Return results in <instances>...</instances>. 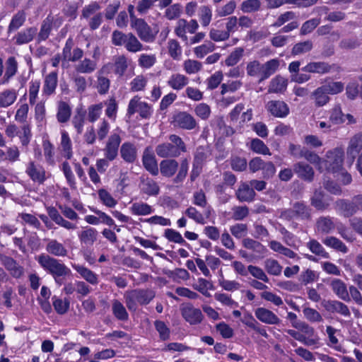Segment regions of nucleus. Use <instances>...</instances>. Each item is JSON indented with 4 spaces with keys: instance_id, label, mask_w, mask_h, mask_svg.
I'll return each mask as SVG.
<instances>
[{
    "instance_id": "f257e3e1",
    "label": "nucleus",
    "mask_w": 362,
    "mask_h": 362,
    "mask_svg": "<svg viewBox=\"0 0 362 362\" xmlns=\"http://www.w3.org/2000/svg\"><path fill=\"white\" fill-rule=\"evenodd\" d=\"M36 260L40 267L53 277L58 286H62L64 280L71 274V269L62 260L47 254L38 255Z\"/></svg>"
},
{
    "instance_id": "f03ea898",
    "label": "nucleus",
    "mask_w": 362,
    "mask_h": 362,
    "mask_svg": "<svg viewBox=\"0 0 362 362\" xmlns=\"http://www.w3.org/2000/svg\"><path fill=\"white\" fill-rule=\"evenodd\" d=\"M279 59H272L264 64L255 59L247 63L246 73L248 76L257 78L258 82L261 83L273 75L279 69Z\"/></svg>"
},
{
    "instance_id": "7ed1b4c3",
    "label": "nucleus",
    "mask_w": 362,
    "mask_h": 362,
    "mask_svg": "<svg viewBox=\"0 0 362 362\" xmlns=\"http://www.w3.org/2000/svg\"><path fill=\"white\" fill-rule=\"evenodd\" d=\"M170 143H162L156 147V153L160 158H175L181 153L187 151L185 144L182 138L175 134L169 136Z\"/></svg>"
},
{
    "instance_id": "20e7f679",
    "label": "nucleus",
    "mask_w": 362,
    "mask_h": 362,
    "mask_svg": "<svg viewBox=\"0 0 362 362\" xmlns=\"http://www.w3.org/2000/svg\"><path fill=\"white\" fill-rule=\"evenodd\" d=\"M344 152L341 148H335L327 152L323 160L324 170L336 173L342 170Z\"/></svg>"
},
{
    "instance_id": "39448f33",
    "label": "nucleus",
    "mask_w": 362,
    "mask_h": 362,
    "mask_svg": "<svg viewBox=\"0 0 362 362\" xmlns=\"http://www.w3.org/2000/svg\"><path fill=\"white\" fill-rule=\"evenodd\" d=\"M135 113H139L142 118L148 119L153 114L152 106L142 101L141 97L136 95L129 100L127 109V115L129 117Z\"/></svg>"
},
{
    "instance_id": "423d86ee",
    "label": "nucleus",
    "mask_w": 362,
    "mask_h": 362,
    "mask_svg": "<svg viewBox=\"0 0 362 362\" xmlns=\"http://www.w3.org/2000/svg\"><path fill=\"white\" fill-rule=\"evenodd\" d=\"M199 28V23L196 19H191L187 21L186 19L180 18L175 28V33L182 41L187 42L188 37L187 33L194 34Z\"/></svg>"
},
{
    "instance_id": "0eeeda50",
    "label": "nucleus",
    "mask_w": 362,
    "mask_h": 362,
    "mask_svg": "<svg viewBox=\"0 0 362 362\" xmlns=\"http://www.w3.org/2000/svg\"><path fill=\"white\" fill-rule=\"evenodd\" d=\"M293 327L303 334L305 337L303 344L308 346H317L319 344L320 338L315 332V329L305 322H295Z\"/></svg>"
},
{
    "instance_id": "6e6552de",
    "label": "nucleus",
    "mask_w": 362,
    "mask_h": 362,
    "mask_svg": "<svg viewBox=\"0 0 362 362\" xmlns=\"http://www.w3.org/2000/svg\"><path fill=\"white\" fill-rule=\"evenodd\" d=\"M131 26L136 31L138 36L142 41L145 42H152L154 41L156 35L144 19L135 20V22L132 23Z\"/></svg>"
},
{
    "instance_id": "1a4fd4ad",
    "label": "nucleus",
    "mask_w": 362,
    "mask_h": 362,
    "mask_svg": "<svg viewBox=\"0 0 362 362\" xmlns=\"http://www.w3.org/2000/svg\"><path fill=\"white\" fill-rule=\"evenodd\" d=\"M121 141L120 136L115 132L108 137L103 149L104 156L107 160L112 161L117 157Z\"/></svg>"
},
{
    "instance_id": "9d476101",
    "label": "nucleus",
    "mask_w": 362,
    "mask_h": 362,
    "mask_svg": "<svg viewBox=\"0 0 362 362\" xmlns=\"http://www.w3.org/2000/svg\"><path fill=\"white\" fill-rule=\"evenodd\" d=\"M25 173L31 180L38 184L44 183L47 179L45 168L33 160L26 164Z\"/></svg>"
},
{
    "instance_id": "9b49d317",
    "label": "nucleus",
    "mask_w": 362,
    "mask_h": 362,
    "mask_svg": "<svg viewBox=\"0 0 362 362\" xmlns=\"http://www.w3.org/2000/svg\"><path fill=\"white\" fill-rule=\"evenodd\" d=\"M214 214V211L211 206H206V209H204L203 213L198 211L194 206L188 207L185 211V214L187 216L201 225L205 224L206 220L209 219Z\"/></svg>"
},
{
    "instance_id": "f8f14e48",
    "label": "nucleus",
    "mask_w": 362,
    "mask_h": 362,
    "mask_svg": "<svg viewBox=\"0 0 362 362\" xmlns=\"http://www.w3.org/2000/svg\"><path fill=\"white\" fill-rule=\"evenodd\" d=\"M183 318L190 325H198L202 322L204 315L200 309L191 304L183 305L181 308Z\"/></svg>"
},
{
    "instance_id": "ddd939ff",
    "label": "nucleus",
    "mask_w": 362,
    "mask_h": 362,
    "mask_svg": "<svg viewBox=\"0 0 362 362\" xmlns=\"http://www.w3.org/2000/svg\"><path fill=\"white\" fill-rule=\"evenodd\" d=\"M175 127L187 129H194L197 126V122L192 115L187 112H180L173 117V121Z\"/></svg>"
},
{
    "instance_id": "4468645a",
    "label": "nucleus",
    "mask_w": 362,
    "mask_h": 362,
    "mask_svg": "<svg viewBox=\"0 0 362 362\" xmlns=\"http://www.w3.org/2000/svg\"><path fill=\"white\" fill-rule=\"evenodd\" d=\"M110 67V64H105L96 74L95 88L100 95H105L109 91L110 81L105 74L109 72Z\"/></svg>"
},
{
    "instance_id": "2eb2a0df",
    "label": "nucleus",
    "mask_w": 362,
    "mask_h": 362,
    "mask_svg": "<svg viewBox=\"0 0 362 362\" xmlns=\"http://www.w3.org/2000/svg\"><path fill=\"white\" fill-rule=\"evenodd\" d=\"M362 150V132H358L350 138L346 148V154L351 165L359 152Z\"/></svg>"
},
{
    "instance_id": "dca6fc26",
    "label": "nucleus",
    "mask_w": 362,
    "mask_h": 362,
    "mask_svg": "<svg viewBox=\"0 0 362 362\" xmlns=\"http://www.w3.org/2000/svg\"><path fill=\"white\" fill-rule=\"evenodd\" d=\"M142 163L145 169L153 175H157L159 170L158 163L151 147H146L143 153Z\"/></svg>"
},
{
    "instance_id": "f3484780",
    "label": "nucleus",
    "mask_w": 362,
    "mask_h": 362,
    "mask_svg": "<svg viewBox=\"0 0 362 362\" xmlns=\"http://www.w3.org/2000/svg\"><path fill=\"white\" fill-rule=\"evenodd\" d=\"M255 316L266 325H276L281 322L280 318L273 311L263 307L255 310Z\"/></svg>"
},
{
    "instance_id": "a211bd4d",
    "label": "nucleus",
    "mask_w": 362,
    "mask_h": 362,
    "mask_svg": "<svg viewBox=\"0 0 362 362\" xmlns=\"http://www.w3.org/2000/svg\"><path fill=\"white\" fill-rule=\"evenodd\" d=\"M0 262L13 278L19 279L24 274V268L13 258L1 255L0 256Z\"/></svg>"
},
{
    "instance_id": "6ab92c4d",
    "label": "nucleus",
    "mask_w": 362,
    "mask_h": 362,
    "mask_svg": "<svg viewBox=\"0 0 362 362\" xmlns=\"http://www.w3.org/2000/svg\"><path fill=\"white\" fill-rule=\"evenodd\" d=\"M73 47L74 41L71 38L69 37L66 41L65 45L62 51V56L64 60L69 62H76L83 57V50L78 47H76L74 49L73 52H71Z\"/></svg>"
},
{
    "instance_id": "aec40b11",
    "label": "nucleus",
    "mask_w": 362,
    "mask_h": 362,
    "mask_svg": "<svg viewBox=\"0 0 362 362\" xmlns=\"http://www.w3.org/2000/svg\"><path fill=\"white\" fill-rule=\"evenodd\" d=\"M267 110L277 117H285L289 113L288 105L283 101L271 100L267 104Z\"/></svg>"
},
{
    "instance_id": "412c9836",
    "label": "nucleus",
    "mask_w": 362,
    "mask_h": 362,
    "mask_svg": "<svg viewBox=\"0 0 362 362\" xmlns=\"http://www.w3.org/2000/svg\"><path fill=\"white\" fill-rule=\"evenodd\" d=\"M189 79L187 76L174 73L169 76L166 83L173 90L179 91L182 90L189 83Z\"/></svg>"
},
{
    "instance_id": "4be33fe9",
    "label": "nucleus",
    "mask_w": 362,
    "mask_h": 362,
    "mask_svg": "<svg viewBox=\"0 0 362 362\" xmlns=\"http://www.w3.org/2000/svg\"><path fill=\"white\" fill-rule=\"evenodd\" d=\"M59 149L62 156L66 160H70L73 157L72 142L68 132L65 130L61 131V141Z\"/></svg>"
},
{
    "instance_id": "5701e85b",
    "label": "nucleus",
    "mask_w": 362,
    "mask_h": 362,
    "mask_svg": "<svg viewBox=\"0 0 362 362\" xmlns=\"http://www.w3.org/2000/svg\"><path fill=\"white\" fill-rule=\"evenodd\" d=\"M330 288L334 294L344 301H350L348 289L346 284L339 279H334L330 282Z\"/></svg>"
},
{
    "instance_id": "b1692460",
    "label": "nucleus",
    "mask_w": 362,
    "mask_h": 362,
    "mask_svg": "<svg viewBox=\"0 0 362 362\" xmlns=\"http://www.w3.org/2000/svg\"><path fill=\"white\" fill-rule=\"evenodd\" d=\"M120 155L125 162L132 163L137 158V148L134 144L124 142L121 146Z\"/></svg>"
},
{
    "instance_id": "393cba45",
    "label": "nucleus",
    "mask_w": 362,
    "mask_h": 362,
    "mask_svg": "<svg viewBox=\"0 0 362 362\" xmlns=\"http://www.w3.org/2000/svg\"><path fill=\"white\" fill-rule=\"evenodd\" d=\"M45 250L54 257H66L68 254L66 247L56 239L48 240Z\"/></svg>"
},
{
    "instance_id": "a878e982",
    "label": "nucleus",
    "mask_w": 362,
    "mask_h": 362,
    "mask_svg": "<svg viewBox=\"0 0 362 362\" xmlns=\"http://www.w3.org/2000/svg\"><path fill=\"white\" fill-rule=\"evenodd\" d=\"M98 236V230L91 227H86L78 234L81 243L86 246L93 245L97 240Z\"/></svg>"
},
{
    "instance_id": "bb28decb",
    "label": "nucleus",
    "mask_w": 362,
    "mask_h": 362,
    "mask_svg": "<svg viewBox=\"0 0 362 362\" xmlns=\"http://www.w3.org/2000/svg\"><path fill=\"white\" fill-rule=\"evenodd\" d=\"M326 310L332 313H338L344 317H349L351 316L350 310L348 306L339 300H328L325 305Z\"/></svg>"
},
{
    "instance_id": "cd10ccee",
    "label": "nucleus",
    "mask_w": 362,
    "mask_h": 362,
    "mask_svg": "<svg viewBox=\"0 0 362 362\" xmlns=\"http://www.w3.org/2000/svg\"><path fill=\"white\" fill-rule=\"evenodd\" d=\"M255 194L253 188L247 182H242L236 191V197L240 202H252Z\"/></svg>"
},
{
    "instance_id": "c85d7f7f",
    "label": "nucleus",
    "mask_w": 362,
    "mask_h": 362,
    "mask_svg": "<svg viewBox=\"0 0 362 362\" xmlns=\"http://www.w3.org/2000/svg\"><path fill=\"white\" fill-rule=\"evenodd\" d=\"M331 66L325 62H311L302 68V71L318 74L329 73Z\"/></svg>"
},
{
    "instance_id": "c756f323",
    "label": "nucleus",
    "mask_w": 362,
    "mask_h": 362,
    "mask_svg": "<svg viewBox=\"0 0 362 362\" xmlns=\"http://www.w3.org/2000/svg\"><path fill=\"white\" fill-rule=\"evenodd\" d=\"M293 170L301 179L311 182L314 177V170L309 165L299 162L293 165Z\"/></svg>"
},
{
    "instance_id": "7c9ffc66",
    "label": "nucleus",
    "mask_w": 362,
    "mask_h": 362,
    "mask_svg": "<svg viewBox=\"0 0 362 362\" xmlns=\"http://www.w3.org/2000/svg\"><path fill=\"white\" fill-rule=\"evenodd\" d=\"M335 209L345 217L351 216L357 212L353 200L349 202L345 199H339L335 202Z\"/></svg>"
},
{
    "instance_id": "2f4dec72",
    "label": "nucleus",
    "mask_w": 362,
    "mask_h": 362,
    "mask_svg": "<svg viewBox=\"0 0 362 362\" xmlns=\"http://www.w3.org/2000/svg\"><path fill=\"white\" fill-rule=\"evenodd\" d=\"M72 267L89 284L92 285L98 284V276L88 268L76 264H72Z\"/></svg>"
},
{
    "instance_id": "473e14b6",
    "label": "nucleus",
    "mask_w": 362,
    "mask_h": 362,
    "mask_svg": "<svg viewBox=\"0 0 362 362\" xmlns=\"http://www.w3.org/2000/svg\"><path fill=\"white\" fill-rule=\"evenodd\" d=\"M37 34V28L30 27L18 32L13 37L15 44L18 45L31 42Z\"/></svg>"
},
{
    "instance_id": "72a5a7b5",
    "label": "nucleus",
    "mask_w": 362,
    "mask_h": 362,
    "mask_svg": "<svg viewBox=\"0 0 362 362\" xmlns=\"http://www.w3.org/2000/svg\"><path fill=\"white\" fill-rule=\"evenodd\" d=\"M335 228L333 218L330 216H321L316 222V230L323 234L330 233Z\"/></svg>"
},
{
    "instance_id": "f704fd0d",
    "label": "nucleus",
    "mask_w": 362,
    "mask_h": 362,
    "mask_svg": "<svg viewBox=\"0 0 362 362\" xmlns=\"http://www.w3.org/2000/svg\"><path fill=\"white\" fill-rule=\"evenodd\" d=\"M287 86V79L280 75H278L271 80L268 87V92L281 93L286 90Z\"/></svg>"
},
{
    "instance_id": "c9c22d12",
    "label": "nucleus",
    "mask_w": 362,
    "mask_h": 362,
    "mask_svg": "<svg viewBox=\"0 0 362 362\" xmlns=\"http://www.w3.org/2000/svg\"><path fill=\"white\" fill-rule=\"evenodd\" d=\"M178 168V163L174 159L163 160L160 163V173L167 177H173Z\"/></svg>"
},
{
    "instance_id": "e433bc0d",
    "label": "nucleus",
    "mask_w": 362,
    "mask_h": 362,
    "mask_svg": "<svg viewBox=\"0 0 362 362\" xmlns=\"http://www.w3.org/2000/svg\"><path fill=\"white\" fill-rule=\"evenodd\" d=\"M269 245L273 251L279 252V254H281L288 258L297 260L300 259L297 253H296L291 249L286 247L281 243L276 240L270 241Z\"/></svg>"
},
{
    "instance_id": "4c0bfd02",
    "label": "nucleus",
    "mask_w": 362,
    "mask_h": 362,
    "mask_svg": "<svg viewBox=\"0 0 362 362\" xmlns=\"http://www.w3.org/2000/svg\"><path fill=\"white\" fill-rule=\"evenodd\" d=\"M141 189L144 193L149 196H156L158 194L160 191L157 182L149 177L142 178L141 181Z\"/></svg>"
},
{
    "instance_id": "58836bf2",
    "label": "nucleus",
    "mask_w": 362,
    "mask_h": 362,
    "mask_svg": "<svg viewBox=\"0 0 362 362\" xmlns=\"http://www.w3.org/2000/svg\"><path fill=\"white\" fill-rule=\"evenodd\" d=\"M243 246L255 253L256 257L263 256L267 252V248L259 242L251 238H245L243 241Z\"/></svg>"
},
{
    "instance_id": "ea45409f",
    "label": "nucleus",
    "mask_w": 362,
    "mask_h": 362,
    "mask_svg": "<svg viewBox=\"0 0 362 362\" xmlns=\"http://www.w3.org/2000/svg\"><path fill=\"white\" fill-rule=\"evenodd\" d=\"M129 210L132 214L136 216H147L152 214L154 211L151 206L142 202L133 203Z\"/></svg>"
},
{
    "instance_id": "a19ab883",
    "label": "nucleus",
    "mask_w": 362,
    "mask_h": 362,
    "mask_svg": "<svg viewBox=\"0 0 362 362\" xmlns=\"http://www.w3.org/2000/svg\"><path fill=\"white\" fill-rule=\"evenodd\" d=\"M137 303L140 305L148 304L155 297V291L151 289H135L133 290Z\"/></svg>"
},
{
    "instance_id": "79ce46f5",
    "label": "nucleus",
    "mask_w": 362,
    "mask_h": 362,
    "mask_svg": "<svg viewBox=\"0 0 362 362\" xmlns=\"http://www.w3.org/2000/svg\"><path fill=\"white\" fill-rule=\"evenodd\" d=\"M57 86V73L52 71L49 73L45 78V83L43 86V93L47 95H52L54 91Z\"/></svg>"
},
{
    "instance_id": "37998d69",
    "label": "nucleus",
    "mask_w": 362,
    "mask_h": 362,
    "mask_svg": "<svg viewBox=\"0 0 362 362\" xmlns=\"http://www.w3.org/2000/svg\"><path fill=\"white\" fill-rule=\"evenodd\" d=\"M17 91L14 89H6L0 92V107H7L16 100Z\"/></svg>"
},
{
    "instance_id": "c03bdc74",
    "label": "nucleus",
    "mask_w": 362,
    "mask_h": 362,
    "mask_svg": "<svg viewBox=\"0 0 362 362\" xmlns=\"http://www.w3.org/2000/svg\"><path fill=\"white\" fill-rule=\"evenodd\" d=\"M71 115V108L69 105L64 101H62L58 105L57 112V119L59 123H65L70 119Z\"/></svg>"
},
{
    "instance_id": "a18cd8bd",
    "label": "nucleus",
    "mask_w": 362,
    "mask_h": 362,
    "mask_svg": "<svg viewBox=\"0 0 362 362\" xmlns=\"http://www.w3.org/2000/svg\"><path fill=\"white\" fill-rule=\"evenodd\" d=\"M112 311L114 316L119 320L127 321L129 318L125 307L117 299L113 300L112 302Z\"/></svg>"
},
{
    "instance_id": "49530a36",
    "label": "nucleus",
    "mask_w": 362,
    "mask_h": 362,
    "mask_svg": "<svg viewBox=\"0 0 362 362\" xmlns=\"http://www.w3.org/2000/svg\"><path fill=\"white\" fill-rule=\"evenodd\" d=\"M97 68V62L88 58H85L81 61L75 67L77 72L81 74L93 73Z\"/></svg>"
},
{
    "instance_id": "de8ad7c7",
    "label": "nucleus",
    "mask_w": 362,
    "mask_h": 362,
    "mask_svg": "<svg viewBox=\"0 0 362 362\" xmlns=\"http://www.w3.org/2000/svg\"><path fill=\"white\" fill-rule=\"evenodd\" d=\"M310 203L316 209L323 211L328 208L329 204L324 201V193L321 189L315 191L310 199Z\"/></svg>"
},
{
    "instance_id": "09e8293b",
    "label": "nucleus",
    "mask_w": 362,
    "mask_h": 362,
    "mask_svg": "<svg viewBox=\"0 0 362 362\" xmlns=\"http://www.w3.org/2000/svg\"><path fill=\"white\" fill-rule=\"evenodd\" d=\"M245 53L243 47H235L233 52L225 59V64L227 66H233L236 65L240 59L243 58Z\"/></svg>"
},
{
    "instance_id": "8fccbe9b",
    "label": "nucleus",
    "mask_w": 362,
    "mask_h": 362,
    "mask_svg": "<svg viewBox=\"0 0 362 362\" xmlns=\"http://www.w3.org/2000/svg\"><path fill=\"white\" fill-rule=\"evenodd\" d=\"M322 243L327 247L334 249L343 253L348 252L347 247L338 238L334 236H328L325 238Z\"/></svg>"
},
{
    "instance_id": "3c124183",
    "label": "nucleus",
    "mask_w": 362,
    "mask_h": 362,
    "mask_svg": "<svg viewBox=\"0 0 362 362\" xmlns=\"http://www.w3.org/2000/svg\"><path fill=\"white\" fill-rule=\"evenodd\" d=\"M303 313L304 317L311 323L321 322L323 321L322 316L317 310L305 305L303 306Z\"/></svg>"
},
{
    "instance_id": "603ef678",
    "label": "nucleus",
    "mask_w": 362,
    "mask_h": 362,
    "mask_svg": "<svg viewBox=\"0 0 362 362\" xmlns=\"http://www.w3.org/2000/svg\"><path fill=\"white\" fill-rule=\"evenodd\" d=\"M328 93L323 89L322 86L317 88L312 93L315 100V104L317 107L325 105L329 101Z\"/></svg>"
},
{
    "instance_id": "864d4df0",
    "label": "nucleus",
    "mask_w": 362,
    "mask_h": 362,
    "mask_svg": "<svg viewBox=\"0 0 362 362\" xmlns=\"http://www.w3.org/2000/svg\"><path fill=\"white\" fill-rule=\"evenodd\" d=\"M198 16L202 27H207L212 19V10L209 6H202L199 8Z\"/></svg>"
},
{
    "instance_id": "5fc2aeb1",
    "label": "nucleus",
    "mask_w": 362,
    "mask_h": 362,
    "mask_svg": "<svg viewBox=\"0 0 362 362\" xmlns=\"http://www.w3.org/2000/svg\"><path fill=\"white\" fill-rule=\"evenodd\" d=\"M157 58L154 54H141L139 56L138 64L142 69H148L155 65Z\"/></svg>"
},
{
    "instance_id": "6e6d98bb",
    "label": "nucleus",
    "mask_w": 362,
    "mask_h": 362,
    "mask_svg": "<svg viewBox=\"0 0 362 362\" xmlns=\"http://www.w3.org/2000/svg\"><path fill=\"white\" fill-rule=\"evenodd\" d=\"M26 14L24 11H19L12 18L8 28V31L11 33L13 30H18L21 27L25 21Z\"/></svg>"
},
{
    "instance_id": "4d7b16f0",
    "label": "nucleus",
    "mask_w": 362,
    "mask_h": 362,
    "mask_svg": "<svg viewBox=\"0 0 362 362\" xmlns=\"http://www.w3.org/2000/svg\"><path fill=\"white\" fill-rule=\"evenodd\" d=\"M104 104L106 105V116L111 120L115 121L116 119L118 110V104L116 99L114 97H111L105 100Z\"/></svg>"
},
{
    "instance_id": "13d9d810",
    "label": "nucleus",
    "mask_w": 362,
    "mask_h": 362,
    "mask_svg": "<svg viewBox=\"0 0 362 362\" xmlns=\"http://www.w3.org/2000/svg\"><path fill=\"white\" fill-rule=\"evenodd\" d=\"M264 268L268 274L273 276H279L282 272V266L274 259H267L264 261Z\"/></svg>"
},
{
    "instance_id": "bf43d9fd",
    "label": "nucleus",
    "mask_w": 362,
    "mask_h": 362,
    "mask_svg": "<svg viewBox=\"0 0 362 362\" xmlns=\"http://www.w3.org/2000/svg\"><path fill=\"white\" fill-rule=\"evenodd\" d=\"M168 50L169 55L175 60H180L182 56V47L178 41L174 39L168 42Z\"/></svg>"
},
{
    "instance_id": "052dcab7",
    "label": "nucleus",
    "mask_w": 362,
    "mask_h": 362,
    "mask_svg": "<svg viewBox=\"0 0 362 362\" xmlns=\"http://www.w3.org/2000/svg\"><path fill=\"white\" fill-rule=\"evenodd\" d=\"M72 125L78 134H81L85 124V112L77 110L71 120Z\"/></svg>"
},
{
    "instance_id": "680f3d73",
    "label": "nucleus",
    "mask_w": 362,
    "mask_h": 362,
    "mask_svg": "<svg viewBox=\"0 0 362 362\" xmlns=\"http://www.w3.org/2000/svg\"><path fill=\"white\" fill-rule=\"evenodd\" d=\"M345 115L341 111V108L339 105H335L329 110V122L332 124H341L344 122Z\"/></svg>"
},
{
    "instance_id": "e2e57ef3",
    "label": "nucleus",
    "mask_w": 362,
    "mask_h": 362,
    "mask_svg": "<svg viewBox=\"0 0 362 362\" xmlns=\"http://www.w3.org/2000/svg\"><path fill=\"white\" fill-rule=\"evenodd\" d=\"M127 50L130 52H137L144 49L143 45L139 42L135 35L132 33H128V38L124 45Z\"/></svg>"
},
{
    "instance_id": "0e129e2a",
    "label": "nucleus",
    "mask_w": 362,
    "mask_h": 362,
    "mask_svg": "<svg viewBox=\"0 0 362 362\" xmlns=\"http://www.w3.org/2000/svg\"><path fill=\"white\" fill-rule=\"evenodd\" d=\"M52 305L57 313L64 315L69 309L70 302L68 299L62 300L54 296L52 297Z\"/></svg>"
},
{
    "instance_id": "69168bd1",
    "label": "nucleus",
    "mask_w": 362,
    "mask_h": 362,
    "mask_svg": "<svg viewBox=\"0 0 362 362\" xmlns=\"http://www.w3.org/2000/svg\"><path fill=\"white\" fill-rule=\"evenodd\" d=\"M103 108V103L90 105L88 107V120L91 123L97 121L102 114Z\"/></svg>"
},
{
    "instance_id": "338daca9",
    "label": "nucleus",
    "mask_w": 362,
    "mask_h": 362,
    "mask_svg": "<svg viewBox=\"0 0 362 362\" xmlns=\"http://www.w3.org/2000/svg\"><path fill=\"white\" fill-rule=\"evenodd\" d=\"M98 194L100 202L105 206L109 208H113L117 205V201L114 199L111 194L106 189H100L98 190Z\"/></svg>"
},
{
    "instance_id": "774afa93",
    "label": "nucleus",
    "mask_w": 362,
    "mask_h": 362,
    "mask_svg": "<svg viewBox=\"0 0 362 362\" xmlns=\"http://www.w3.org/2000/svg\"><path fill=\"white\" fill-rule=\"evenodd\" d=\"M215 49V45L211 41H206L204 44L196 47L194 49V54L198 58H203L207 54L212 52Z\"/></svg>"
}]
</instances>
